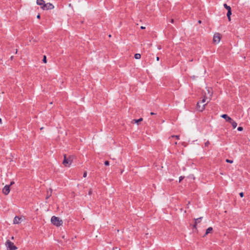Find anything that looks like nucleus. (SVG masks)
<instances>
[{
	"mask_svg": "<svg viewBox=\"0 0 250 250\" xmlns=\"http://www.w3.org/2000/svg\"><path fill=\"white\" fill-rule=\"evenodd\" d=\"M213 91L211 88L207 87L205 90H203L202 93V96H205V99H207V103H209L212 98Z\"/></svg>",
	"mask_w": 250,
	"mask_h": 250,
	"instance_id": "obj_1",
	"label": "nucleus"
},
{
	"mask_svg": "<svg viewBox=\"0 0 250 250\" xmlns=\"http://www.w3.org/2000/svg\"><path fill=\"white\" fill-rule=\"evenodd\" d=\"M64 159L62 162L63 165L66 167H69L73 161V156H69L68 157H66V155H64Z\"/></svg>",
	"mask_w": 250,
	"mask_h": 250,
	"instance_id": "obj_2",
	"label": "nucleus"
},
{
	"mask_svg": "<svg viewBox=\"0 0 250 250\" xmlns=\"http://www.w3.org/2000/svg\"><path fill=\"white\" fill-rule=\"evenodd\" d=\"M51 222L54 226L60 227L62 224V221L58 217L53 216L51 218Z\"/></svg>",
	"mask_w": 250,
	"mask_h": 250,
	"instance_id": "obj_3",
	"label": "nucleus"
},
{
	"mask_svg": "<svg viewBox=\"0 0 250 250\" xmlns=\"http://www.w3.org/2000/svg\"><path fill=\"white\" fill-rule=\"evenodd\" d=\"M5 246L7 250H15L17 248L14 245V243L9 240H7L5 243Z\"/></svg>",
	"mask_w": 250,
	"mask_h": 250,
	"instance_id": "obj_4",
	"label": "nucleus"
},
{
	"mask_svg": "<svg viewBox=\"0 0 250 250\" xmlns=\"http://www.w3.org/2000/svg\"><path fill=\"white\" fill-rule=\"evenodd\" d=\"M221 40V36L220 34L218 33H215L214 34L213 38V42L214 43L218 44Z\"/></svg>",
	"mask_w": 250,
	"mask_h": 250,
	"instance_id": "obj_5",
	"label": "nucleus"
},
{
	"mask_svg": "<svg viewBox=\"0 0 250 250\" xmlns=\"http://www.w3.org/2000/svg\"><path fill=\"white\" fill-rule=\"evenodd\" d=\"M201 104V102H198L197 103V105H196V109L199 111H203L205 108V106L207 104H204L203 105H201L200 104Z\"/></svg>",
	"mask_w": 250,
	"mask_h": 250,
	"instance_id": "obj_6",
	"label": "nucleus"
},
{
	"mask_svg": "<svg viewBox=\"0 0 250 250\" xmlns=\"http://www.w3.org/2000/svg\"><path fill=\"white\" fill-rule=\"evenodd\" d=\"M43 10H48L54 9V6L52 3H45V4L43 5Z\"/></svg>",
	"mask_w": 250,
	"mask_h": 250,
	"instance_id": "obj_7",
	"label": "nucleus"
},
{
	"mask_svg": "<svg viewBox=\"0 0 250 250\" xmlns=\"http://www.w3.org/2000/svg\"><path fill=\"white\" fill-rule=\"evenodd\" d=\"M23 220V219L22 217H20L19 216H16L14 218L13 223L14 224H19L20 223H21Z\"/></svg>",
	"mask_w": 250,
	"mask_h": 250,
	"instance_id": "obj_8",
	"label": "nucleus"
},
{
	"mask_svg": "<svg viewBox=\"0 0 250 250\" xmlns=\"http://www.w3.org/2000/svg\"><path fill=\"white\" fill-rule=\"evenodd\" d=\"M36 3L38 5L41 6V8L43 10V5L45 4V1L43 0H37Z\"/></svg>",
	"mask_w": 250,
	"mask_h": 250,
	"instance_id": "obj_9",
	"label": "nucleus"
},
{
	"mask_svg": "<svg viewBox=\"0 0 250 250\" xmlns=\"http://www.w3.org/2000/svg\"><path fill=\"white\" fill-rule=\"evenodd\" d=\"M221 117L226 120L227 122H230L232 119L229 117L227 114H223L221 116Z\"/></svg>",
	"mask_w": 250,
	"mask_h": 250,
	"instance_id": "obj_10",
	"label": "nucleus"
},
{
	"mask_svg": "<svg viewBox=\"0 0 250 250\" xmlns=\"http://www.w3.org/2000/svg\"><path fill=\"white\" fill-rule=\"evenodd\" d=\"M143 120V119L142 118H141L138 120L134 119V120H132L131 123L132 124L135 123V124H137L138 125L139 123L142 122Z\"/></svg>",
	"mask_w": 250,
	"mask_h": 250,
	"instance_id": "obj_11",
	"label": "nucleus"
},
{
	"mask_svg": "<svg viewBox=\"0 0 250 250\" xmlns=\"http://www.w3.org/2000/svg\"><path fill=\"white\" fill-rule=\"evenodd\" d=\"M10 191V188H2V193L5 195H7Z\"/></svg>",
	"mask_w": 250,
	"mask_h": 250,
	"instance_id": "obj_12",
	"label": "nucleus"
},
{
	"mask_svg": "<svg viewBox=\"0 0 250 250\" xmlns=\"http://www.w3.org/2000/svg\"><path fill=\"white\" fill-rule=\"evenodd\" d=\"M229 123L231 124L233 128H235L236 127L237 124L236 122L232 120Z\"/></svg>",
	"mask_w": 250,
	"mask_h": 250,
	"instance_id": "obj_13",
	"label": "nucleus"
},
{
	"mask_svg": "<svg viewBox=\"0 0 250 250\" xmlns=\"http://www.w3.org/2000/svg\"><path fill=\"white\" fill-rule=\"evenodd\" d=\"M212 228L209 227L206 229L205 235H207L212 231Z\"/></svg>",
	"mask_w": 250,
	"mask_h": 250,
	"instance_id": "obj_14",
	"label": "nucleus"
},
{
	"mask_svg": "<svg viewBox=\"0 0 250 250\" xmlns=\"http://www.w3.org/2000/svg\"><path fill=\"white\" fill-rule=\"evenodd\" d=\"M202 219V217H201L200 218H197L195 220V225H194V227H195V226L199 223H200V222L201 221V220Z\"/></svg>",
	"mask_w": 250,
	"mask_h": 250,
	"instance_id": "obj_15",
	"label": "nucleus"
},
{
	"mask_svg": "<svg viewBox=\"0 0 250 250\" xmlns=\"http://www.w3.org/2000/svg\"><path fill=\"white\" fill-rule=\"evenodd\" d=\"M231 15V10L228 11V13L227 14V17L228 18V20H229V21H230V15Z\"/></svg>",
	"mask_w": 250,
	"mask_h": 250,
	"instance_id": "obj_16",
	"label": "nucleus"
},
{
	"mask_svg": "<svg viewBox=\"0 0 250 250\" xmlns=\"http://www.w3.org/2000/svg\"><path fill=\"white\" fill-rule=\"evenodd\" d=\"M134 58L136 59H140L141 58V54L138 53L135 54Z\"/></svg>",
	"mask_w": 250,
	"mask_h": 250,
	"instance_id": "obj_17",
	"label": "nucleus"
},
{
	"mask_svg": "<svg viewBox=\"0 0 250 250\" xmlns=\"http://www.w3.org/2000/svg\"><path fill=\"white\" fill-rule=\"evenodd\" d=\"M202 99L201 100V101L200 102L201 103H205L206 102H207V99H205V96H202ZM207 104H208L207 103H206Z\"/></svg>",
	"mask_w": 250,
	"mask_h": 250,
	"instance_id": "obj_18",
	"label": "nucleus"
},
{
	"mask_svg": "<svg viewBox=\"0 0 250 250\" xmlns=\"http://www.w3.org/2000/svg\"><path fill=\"white\" fill-rule=\"evenodd\" d=\"M14 184V182H11L10 185H6L5 186H4V188H10V186L13 185Z\"/></svg>",
	"mask_w": 250,
	"mask_h": 250,
	"instance_id": "obj_19",
	"label": "nucleus"
},
{
	"mask_svg": "<svg viewBox=\"0 0 250 250\" xmlns=\"http://www.w3.org/2000/svg\"><path fill=\"white\" fill-rule=\"evenodd\" d=\"M174 137H175L177 139L179 140V135H172L171 136L169 139L171 138H174Z\"/></svg>",
	"mask_w": 250,
	"mask_h": 250,
	"instance_id": "obj_20",
	"label": "nucleus"
},
{
	"mask_svg": "<svg viewBox=\"0 0 250 250\" xmlns=\"http://www.w3.org/2000/svg\"><path fill=\"white\" fill-rule=\"evenodd\" d=\"M226 162L227 163H230V164H232L233 163V161L232 160H229V159H227L226 160Z\"/></svg>",
	"mask_w": 250,
	"mask_h": 250,
	"instance_id": "obj_21",
	"label": "nucleus"
},
{
	"mask_svg": "<svg viewBox=\"0 0 250 250\" xmlns=\"http://www.w3.org/2000/svg\"><path fill=\"white\" fill-rule=\"evenodd\" d=\"M42 61H43V62L46 63V62H47L46 61V57L45 56H43V60Z\"/></svg>",
	"mask_w": 250,
	"mask_h": 250,
	"instance_id": "obj_22",
	"label": "nucleus"
},
{
	"mask_svg": "<svg viewBox=\"0 0 250 250\" xmlns=\"http://www.w3.org/2000/svg\"><path fill=\"white\" fill-rule=\"evenodd\" d=\"M237 130L239 131H241L243 130V128L242 127L239 126L237 128Z\"/></svg>",
	"mask_w": 250,
	"mask_h": 250,
	"instance_id": "obj_23",
	"label": "nucleus"
},
{
	"mask_svg": "<svg viewBox=\"0 0 250 250\" xmlns=\"http://www.w3.org/2000/svg\"><path fill=\"white\" fill-rule=\"evenodd\" d=\"M184 178V176H180L179 177V182H181V181Z\"/></svg>",
	"mask_w": 250,
	"mask_h": 250,
	"instance_id": "obj_24",
	"label": "nucleus"
},
{
	"mask_svg": "<svg viewBox=\"0 0 250 250\" xmlns=\"http://www.w3.org/2000/svg\"><path fill=\"white\" fill-rule=\"evenodd\" d=\"M209 144V142L208 141H207V142L205 143V146H208Z\"/></svg>",
	"mask_w": 250,
	"mask_h": 250,
	"instance_id": "obj_25",
	"label": "nucleus"
},
{
	"mask_svg": "<svg viewBox=\"0 0 250 250\" xmlns=\"http://www.w3.org/2000/svg\"><path fill=\"white\" fill-rule=\"evenodd\" d=\"M104 165H105V166H108V165H109V162H108V161H105V162H104Z\"/></svg>",
	"mask_w": 250,
	"mask_h": 250,
	"instance_id": "obj_26",
	"label": "nucleus"
},
{
	"mask_svg": "<svg viewBox=\"0 0 250 250\" xmlns=\"http://www.w3.org/2000/svg\"><path fill=\"white\" fill-rule=\"evenodd\" d=\"M112 250H120V249L118 247H115L113 248Z\"/></svg>",
	"mask_w": 250,
	"mask_h": 250,
	"instance_id": "obj_27",
	"label": "nucleus"
},
{
	"mask_svg": "<svg viewBox=\"0 0 250 250\" xmlns=\"http://www.w3.org/2000/svg\"><path fill=\"white\" fill-rule=\"evenodd\" d=\"M87 176V172L85 171L83 173V177H86Z\"/></svg>",
	"mask_w": 250,
	"mask_h": 250,
	"instance_id": "obj_28",
	"label": "nucleus"
},
{
	"mask_svg": "<svg viewBox=\"0 0 250 250\" xmlns=\"http://www.w3.org/2000/svg\"><path fill=\"white\" fill-rule=\"evenodd\" d=\"M226 9L228 10V11H230V10H231V7H230L229 6H228L226 8Z\"/></svg>",
	"mask_w": 250,
	"mask_h": 250,
	"instance_id": "obj_29",
	"label": "nucleus"
},
{
	"mask_svg": "<svg viewBox=\"0 0 250 250\" xmlns=\"http://www.w3.org/2000/svg\"><path fill=\"white\" fill-rule=\"evenodd\" d=\"M239 195L241 197H243L244 196V193L243 192H241L239 193Z\"/></svg>",
	"mask_w": 250,
	"mask_h": 250,
	"instance_id": "obj_30",
	"label": "nucleus"
},
{
	"mask_svg": "<svg viewBox=\"0 0 250 250\" xmlns=\"http://www.w3.org/2000/svg\"><path fill=\"white\" fill-rule=\"evenodd\" d=\"M224 6L226 9V8L228 6V5L227 4L225 3V4H224Z\"/></svg>",
	"mask_w": 250,
	"mask_h": 250,
	"instance_id": "obj_31",
	"label": "nucleus"
},
{
	"mask_svg": "<svg viewBox=\"0 0 250 250\" xmlns=\"http://www.w3.org/2000/svg\"><path fill=\"white\" fill-rule=\"evenodd\" d=\"M141 28L142 29H145V26H141Z\"/></svg>",
	"mask_w": 250,
	"mask_h": 250,
	"instance_id": "obj_32",
	"label": "nucleus"
},
{
	"mask_svg": "<svg viewBox=\"0 0 250 250\" xmlns=\"http://www.w3.org/2000/svg\"><path fill=\"white\" fill-rule=\"evenodd\" d=\"M37 18L38 19H40V15H38L37 16Z\"/></svg>",
	"mask_w": 250,
	"mask_h": 250,
	"instance_id": "obj_33",
	"label": "nucleus"
},
{
	"mask_svg": "<svg viewBox=\"0 0 250 250\" xmlns=\"http://www.w3.org/2000/svg\"><path fill=\"white\" fill-rule=\"evenodd\" d=\"M173 21H173V19H171V20H170V22H171V23H173Z\"/></svg>",
	"mask_w": 250,
	"mask_h": 250,
	"instance_id": "obj_34",
	"label": "nucleus"
},
{
	"mask_svg": "<svg viewBox=\"0 0 250 250\" xmlns=\"http://www.w3.org/2000/svg\"><path fill=\"white\" fill-rule=\"evenodd\" d=\"M150 114H151V115H153L155 114V113H154V112H151V113H150Z\"/></svg>",
	"mask_w": 250,
	"mask_h": 250,
	"instance_id": "obj_35",
	"label": "nucleus"
},
{
	"mask_svg": "<svg viewBox=\"0 0 250 250\" xmlns=\"http://www.w3.org/2000/svg\"><path fill=\"white\" fill-rule=\"evenodd\" d=\"M156 60H157V61H158L159 60V58L158 57H157L156 58Z\"/></svg>",
	"mask_w": 250,
	"mask_h": 250,
	"instance_id": "obj_36",
	"label": "nucleus"
},
{
	"mask_svg": "<svg viewBox=\"0 0 250 250\" xmlns=\"http://www.w3.org/2000/svg\"><path fill=\"white\" fill-rule=\"evenodd\" d=\"M0 124H2V120H1V119H0Z\"/></svg>",
	"mask_w": 250,
	"mask_h": 250,
	"instance_id": "obj_37",
	"label": "nucleus"
},
{
	"mask_svg": "<svg viewBox=\"0 0 250 250\" xmlns=\"http://www.w3.org/2000/svg\"><path fill=\"white\" fill-rule=\"evenodd\" d=\"M198 23H201V21H198Z\"/></svg>",
	"mask_w": 250,
	"mask_h": 250,
	"instance_id": "obj_38",
	"label": "nucleus"
},
{
	"mask_svg": "<svg viewBox=\"0 0 250 250\" xmlns=\"http://www.w3.org/2000/svg\"><path fill=\"white\" fill-rule=\"evenodd\" d=\"M158 49H161V47L160 46L158 47Z\"/></svg>",
	"mask_w": 250,
	"mask_h": 250,
	"instance_id": "obj_39",
	"label": "nucleus"
},
{
	"mask_svg": "<svg viewBox=\"0 0 250 250\" xmlns=\"http://www.w3.org/2000/svg\"><path fill=\"white\" fill-rule=\"evenodd\" d=\"M69 7H71V3L69 4Z\"/></svg>",
	"mask_w": 250,
	"mask_h": 250,
	"instance_id": "obj_40",
	"label": "nucleus"
},
{
	"mask_svg": "<svg viewBox=\"0 0 250 250\" xmlns=\"http://www.w3.org/2000/svg\"><path fill=\"white\" fill-rule=\"evenodd\" d=\"M42 129H43V127H41V128H40V129H41V130H42Z\"/></svg>",
	"mask_w": 250,
	"mask_h": 250,
	"instance_id": "obj_41",
	"label": "nucleus"
},
{
	"mask_svg": "<svg viewBox=\"0 0 250 250\" xmlns=\"http://www.w3.org/2000/svg\"><path fill=\"white\" fill-rule=\"evenodd\" d=\"M174 144H175V145H177V143L176 142H175Z\"/></svg>",
	"mask_w": 250,
	"mask_h": 250,
	"instance_id": "obj_42",
	"label": "nucleus"
},
{
	"mask_svg": "<svg viewBox=\"0 0 250 250\" xmlns=\"http://www.w3.org/2000/svg\"><path fill=\"white\" fill-rule=\"evenodd\" d=\"M192 61H193L192 59L190 60V62H192Z\"/></svg>",
	"mask_w": 250,
	"mask_h": 250,
	"instance_id": "obj_43",
	"label": "nucleus"
},
{
	"mask_svg": "<svg viewBox=\"0 0 250 250\" xmlns=\"http://www.w3.org/2000/svg\"><path fill=\"white\" fill-rule=\"evenodd\" d=\"M49 190L51 191L52 189L51 188H49Z\"/></svg>",
	"mask_w": 250,
	"mask_h": 250,
	"instance_id": "obj_44",
	"label": "nucleus"
},
{
	"mask_svg": "<svg viewBox=\"0 0 250 250\" xmlns=\"http://www.w3.org/2000/svg\"><path fill=\"white\" fill-rule=\"evenodd\" d=\"M14 239V237H12V239Z\"/></svg>",
	"mask_w": 250,
	"mask_h": 250,
	"instance_id": "obj_45",
	"label": "nucleus"
}]
</instances>
